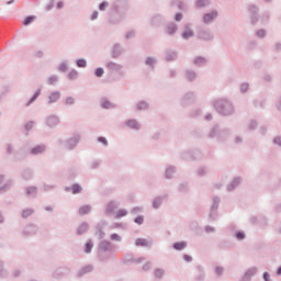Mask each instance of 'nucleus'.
I'll return each instance as SVG.
<instances>
[{
    "instance_id": "f257e3e1",
    "label": "nucleus",
    "mask_w": 281,
    "mask_h": 281,
    "mask_svg": "<svg viewBox=\"0 0 281 281\" xmlns=\"http://www.w3.org/2000/svg\"><path fill=\"white\" fill-rule=\"evenodd\" d=\"M214 108L224 117H229V115H234L236 113V109L234 108V103L227 99H218L214 102Z\"/></svg>"
},
{
    "instance_id": "f03ea898",
    "label": "nucleus",
    "mask_w": 281,
    "mask_h": 281,
    "mask_svg": "<svg viewBox=\"0 0 281 281\" xmlns=\"http://www.w3.org/2000/svg\"><path fill=\"white\" fill-rule=\"evenodd\" d=\"M231 135L232 133L229 132V128H223L221 125L216 124L210 128L206 137L209 139H217V142H227Z\"/></svg>"
},
{
    "instance_id": "7ed1b4c3",
    "label": "nucleus",
    "mask_w": 281,
    "mask_h": 281,
    "mask_svg": "<svg viewBox=\"0 0 281 281\" xmlns=\"http://www.w3.org/2000/svg\"><path fill=\"white\" fill-rule=\"evenodd\" d=\"M115 251V245L110 240L102 239L98 245V258L101 262H106L111 258L109 254Z\"/></svg>"
},
{
    "instance_id": "20e7f679",
    "label": "nucleus",
    "mask_w": 281,
    "mask_h": 281,
    "mask_svg": "<svg viewBox=\"0 0 281 281\" xmlns=\"http://www.w3.org/2000/svg\"><path fill=\"white\" fill-rule=\"evenodd\" d=\"M81 139H82V135L80 134V132H75L70 137L66 139H63V138L57 139V144L61 148H65V150L71 151V150H76Z\"/></svg>"
},
{
    "instance_id": "39448f33",
    "label": "nucleus",
    "mask_w": 281,
    "mask_h": 281,
    "mask_svg": "<svg viewBox=\"0 0 281 281\" xmlns=\"http://www.w3.org/2000/svg\"><path fill=\"white\" fill-rule=\"evenodd\" d=\"M196 38L198 41H204L205 43H210L214 41V33H212L210 29L200 26L196 29Z\"/></svg>"
},
{
    "instance_id": "423d86ee",
    "label": "nucleus",
    "mask_w": 281,
    "mask_h": 281,
    "mask_svg": "<svg viewBox=\"0 0 281 281\" xmlns=\"http://www.w3.org/2000/svg\"><path fill=\"white\" fill-rule=\"evenodd\" d=\"M251 25H258L260 23V7L250 4L247 7Z\"/></svg>"
},
{
    "instance_id": "0eeeda50",
    "label": "nucleus",
    "mask_w": 281,
    "mask_h": 281,
    "mask_svg": "<svg viewBox=\"0 0 281 281\" xmlns=\"http://www.w3.org/2000/svg\"><path fill=\"white\" fill-rule=\"evenodd\" d=\"M125 16H126V13H122L121 11H115L111 9L110 15H109V23H111V25H120V23L124 21Z\"/></svg>"
},
{
    "instance_id": "6e6552de",
    "label": "nucleus",
    "mask_w": 281,
    "mask_h": 281,
    "mask_svg": "<svg viewBox=\"0 0 281 281\" xmlns=\"http://www.w3.org/2000/svg\"><path fill=\"white\" fill-rule=\"evenodd\" d=\"M221 205V198L214 195L212 199L211 211L209 214L210 221H216L218 218V207Z\"/></svg>"
},
{
    "instance_id": "1a4fd4ad",
    "label": "nucleus",
    "mask_w": 281,
    "mask_h": 281,
    "mask_svg": "<svg viewBox=\"0 0 281 281\" xmlns=\"http://www.w3.org/2000/svg\"><path fill=\"white\" fill-rule=\"evenodd\" d=\"M111 10L126 14L128 12V0H115L111 4Z\"/></svg>"
},
{
    "instance_id": "9d476101",
    "label": "nucleus",
    "mask_w": 281,
    "mask_h": 281,
    "mask_svg": "<svg viewBox=\"0 0 281 281\" xmlns=\"http://www.w3.org/2000/svg\"><path fill=\"white\" fill-rule=\"evenodd\" d=\"M201 157H203V154L199 149L183 151L181 154V159L184 161H194V159H201Z\"/></svg>"
},
{
    "instance_id": "9b49d317",
    "label": "nucleus",
    "mask_w": 281,
    "mask_h": 281,
    "mask_svg": "<svg viewBox=\"0 0 281 281\" xmlns=\"http://www.w3.org/2000/svg\"><path fill=\"white\" fill-rule=\"evenodd\" d=\"M120 205L121 203L117 200H111L108 202L104 211L105 216H113L115 214V210L120 209Z\"/></svg>"
},
{
    "instance_id": "f8f14e48",
    "label": "nucleus",
    "mask_w": 281,
    "mask_h": 281,
    "mask_svg": "<svg viewBox=\"0 0 281 281\" xmlns=\"http://www.w3.org/2000/svg\"><path fill=\"white\" fill-rule=\"evenodd\" d=\"M196 102V93L189 91L180 100L181 106H190Z\"/></svg>"
},
{
    "instance_id": "ddd939ff",
    "label": "nucleus",
    "mask_w": 281,
    "mask_h": 281,
    "mask_svg": "<svg viewBox=\"0 0 281 281\" xmlns=\"http://www.w3.org/2000/svg\"><path fill=\"white\" fill-rule=\"evenodd\" d=\"M69 273H71V267L61 266L54 270L53 278H55V280H60V278H65V276H69Z\"/></svg>"
},
{
    "instance_id": "4468645a",
    "label": "nucleus",
    "mask_w": 281,
    "mask_h": 281,
    "mask_svg": "<svg viewBox=\"0 0 281 281\" xmlns=\"http://www.w3.org/2000/svg\"><path fill=\"white\" fill-rule=\"evenodd\" d=\"M36 234H38V225L32 223L27 224L22 232V236L24 238L36 236Z\"/></svg>"
},
{
    "instance_id": "2eb2a0df",
    "label": "nucleus",
    "mask_w": 281,
    "mask_h": 281,
    "mask_svg": "<svg viewBox=\"0 0 281 281\" xmlns=\"http://www.w3.org/2000/svg\"><path fill=\"white\" fill-rule=\"evenodd\" d=\"M218 19V10H212L209 13H204L202 21L204 23V25H212V23H214V21H216Z\"/></svg>"
},
{
    "instance_id": "dca6fc26",
    "label": "nucleus",
    "mask_w": 281,
    "mask_h": 281,
    "mask_svg": "<svg viewBox=\"0 0 281 281\" xmlns=\"http://www.w3.org/2000/svg\"><path fill=\"white\" fill-rule=\"evenodd\" d=\"M109 225V222L101 220L97 226H95V236L99 238V240H102L105 236L106 233H104V227Z\"/></svg>"
},
{
    "instance_id": "f3484780",
    "label": "nucleus",
    "mask_w": 281,
    "mask_h": 281,
    "mask_svg": "<svg viewBox=\"0 0 281 281\" xmlns=\"http://www.w3.org/2000/svg\"><path fill=\"white\" fill-rule=\"evenodd\" d=\"M164 23H166V16H164L162 14L156 13L150 18L149 25H151V27H161Z\"/></svg>"
},
{
    "instance_id": "a211bd4d",
    "label": "nucleus",
    "mask_w": 281,
    "mask_h": 281,
    "mask_svg": "<svg viewBox=\"0 0 281 281\" xmlns=\"http://www.w3.org/2000/svg\"><path fill=\"white\" fill-rule=\"evenodd\" d=\"M195 33H194V29H192V24L191 23H187L183 26V32L181 34V37L183 38V41H190V38H194Z\"/></svg>"
},
{
    "instance_id": "6ab92c4d",
    "label": "nucleus",
    "mask_w": 281,
    "mask_h": 281,
    "mask_svg": "<svg viewBox=\"0 0 281 281\" xmlns=\"http://www.w3.org/2000/svg\"><path fill=\"white\" fill-rule=\"evenodd\" d=\"M45 153H47V145L40 144L31 148L29 155H32V157H38V155H45Z\"/></svg>"
},
{
    "instance_id": "aec40b11",
    "label": "nucleus",
    "mask_w": 281,
    "mask_h": 281,
    "mask_svg": "<svg viewBox=\"0 0 281 281\" xmlns=\"http://www.w3.org/2000/svg\"><path fill=\"white\" fill-rule=\"evenodd\" d=\"M179 58V52L177 49L168 48L165 50V59L167 63H175Z\"/></svg>"
},
{
    "instance_id": "412c9836",
    "label": "nucleus",
    "mask_w": 281,
    "mask_h": 281,
    "mask_svg": "<svg viewBox=\"0 0 281 281\" xmlns=\"http://www.w3.org/2000/svg\"><path fill=\"white\" fill-rule=\"evenodd\" d=\"M145 260H146V258H144V257H139V258L133 257V254H125L123 257L124 265H128L131 262H135L136 265H139V263L144 262Z\"/></svg>"
},
{
    "instance_id": "4be33fe9",
    "label": "nucleus",
    "mask_w": 281,
    "mask_h": 281,
    "mask_svg": "<svg viewBox=\"0 0 281 281\" xmlns=\"http://www.w3.org/2000/svg\"><path fill=\"white\" fill-rule=\"evenodd\" d=\"M58 124H60V117H58V115L52 114L46 117V125L48 128H56Z\"/></svg>"
},
{
    "instance_id": "5701e85b",
    "label": "nucleus",
    "mask_w": 281,
    "mask_h": 281,
    "mask_svg": "<svg viewBox=\"0 0 281 281\" xmlns=\"http://www.w3.org/2000/svg\"><path fill=\"white\" fill-rule=\"evenodd\" d=\"M177 32H179V25L175 22H169L165 27V34H167V36H175Z\"/></svg>"
},
{
    "instance_id": "b1692460",
    "label": "nucleus",
    "mask_w": 281,
    "mask_h": 281,
    "mask_svg": "<svg viewBox=\"0 0 281 281\" xmlns=\"http://www.w3.org/2000/svg\"><path fill=\"white\" fill-rule=\"evenodd\" d=\"M25 196H27V199H36V196H38V188L34 186L26 187Z\"/></svg>"
},
{
    "instance_id": "393cba45",
    "label": "nucleus",
    "mask_w": 281,
    "mask_h": 281,
    "mask_svg": "<svg viewBox=\"0 0 281 281\" xmlns=\"http://www.w3.org/2000/svg\"><path fill=\"white\" fill-rule=\"evenodd\" d=\"M175 175H177L176 166H168L164 172V177L168 180L175 179Z\"/></svg>"
},
{
    "instance_id": "a878e982",
    "label": "nucleus",
    "mask_w": 281,
    "mask_h": 281,
    "mask_svg": "<svg viewBox=\"0 0 281 281\" xmlns=\"http://www.w3.org/2000/svg\"><path fill=\"white\" fill-rule=\"evenodd\" d=\"M123 52H124V47H122V44L120 43L114 44L112 47V58H120Z\"/></svg>"
},
{
    "instance_id": "bb28decb",
    "label": "nucleus",
    "mask_w": 281,
    "mask_h": 281,
    "mask_svg": "<svg viewBox=\"0 0 281 281\" xmlns=\"http://www.w3.org/2000/svg\"><path fill=\"white\" fill-rule=\"evenodd\" d=\"M92 271L93 265L83 266L77 271V278H82L83 276H87V273H91Z\"/></svg>"
},
{
    "instance_id": "cd10ccee",
    "label": "nucleus",
    "mask_w": 281,
    "mask_h": 281,
    "mask_svg": "<svg viewBox=\"0 0 281 281\" xmlns=\"http://www.w3.org/2000/svg\"><path fill=\"white\" fill-rule=\"evenodd\" d=\"M105 67L109 69V71H122V69H124V66L115 61H108Z\"/></svg>"
},
{
    "instance_id": "c85d7f7f",
    "label": "nucleus",
    "mask_w": 281,
    "mask_h": 281,
    "mask_svg": "<svg viewBox=\"0 0 281 281\" xmlns=\"http://www.w3.org/2000/svg\"><path fill=\"white\" fill-rule=\"evenodd\" d=\"M61 95L63 93H60V91L58 90L50 92V94L48 95V104H56V102L60 100Z\"/></svg>"
},
{
    "instance_id": "c756f323",
    "label": "nucleus",
    "mask_w": 281,
    "mask_h": 281,
    "mask_svg": "<svg viewBox=\"0 0 281 281\" xmlns=\"http://www.w3.org/2000/svg\"><path fill=\"white\" fill-rule=\"evenodd\" d=\"M168 195H158L153 201V207L154 210H159L161 205H164V200L167 199Z\"/></svg>"
},
{
    "instance_id": "7c9ffc66",
    "label": "nucleus",
    "mask_w": 281,
    "mask_h": 281,
    "mask_svg": "<svg viewBox=\"0 0 281 281\" xmlns=\"http://www.w3.org/2000/svg\"><path fill=\"white\" fill-rule=\"evenodd\" d=\"M240 183H243V178H240V177L235 178V179L227 186V191H228V192H233V190H236V188H238Z\"/></svg>"
},
{
    "instance_id": "2f4dec72",
    "label": "nucleus",
    "mask_w": 281,
    "mask_h": 281,
    "mask_svg": "<svg viewBox=\"0 0 281 281\" xmlns=\"http://www.w3.org/2000/svg\"><path fill=\"white\" fill-rule=\"evenodd\" d=\"M125 125L128 126V128H133L134 131H139V128H142V125L135 119L127 120Z\"/></svg>"
},
{
    "instance_id": "473e14b6",
    "label": "nucleus",
    "mask_w": 281,
    "mask_h": 281,
    "mask_svg": "<svg viewBox=\"0 0 281 281\" xmlns=\"http://www.w3.org/2000/svg\"><path fill=\"white\" fill-rule=\"evenodd\" d=\"M100 104L103 109L106 110L116 108V105L113 102H110V100L104 97L100 99Z\"/></svg>"
},
{
    "instance_id": "72a5a7b5",
    "label": "nucleus",
    "mask_w": 281,
    "mask_h": 281,
    "mask_svg": "<svg viewBox=\"0 0 281 281\" xmlns=\"http://www.w3.org/2000/svg\"><path fill=\"white\" fill-rule=\"evenodd\" d=\"M193 65H195V67H205V65H207V58L203 56H196L193 59Z\"/></svg>"
},
{
    "instance_id": "f704fd0d",
    "label": "nucleus",
    "mask_w": 281,
    "mask_h": 281,
    "mask_svg": "<svg viewBox=\"0 0 281 281\" xmlns=\"http://www.w3.org/2000/svg\"><path fill=\"white\" fill-rule=\"evenodd\" d=\"M178 192H180V194H188V192H190V183L180 182L178 184Z\"/></svg>"
},
{
    "instance_id": "c9c22d12",
    "label": "nucleus",
    "mask_w": 281,
    "mask_h": 281,
    "mask_svg": "<svg viewBox=\"0 0 281 281\" xmlns=\"http://www.w3.org/2000/svg\"><path fill=\"white\" fill-rule=\"evenodd\" d=\"M89 232V223L83 222L79 225L77 229V236H82L83 234H87Z\"/></svg>"
},
{
    "instance_id": "e433bc0d",
    "label": "nucleus",
    "mask_w": 281,
    "mask_h": 281,
    "mask_svg": "<svg viewBox=\"0 0 281 281\" xmlns=\"http://www.w3.org/2000/svg\"><path fill=\"white\" fill-rule=\"evenodd\" d=\"M184 77L189 82H194L196 80V71L192 69H187L184 72Z\"/></svg>"
},
{
    "instance_id": "4c0bfd02",
    "label": "nucleus",
    "mask_w": 281,
    "mask_h": 281,
    "mask_svg": "<svg viewBox=\"0 0 281 281\" xmlns=\"http://www.w3.org/2000/svg\"><path fill=\"white\" fill-rule=\"evenodd\" d=\"M150 109V104L147 101H138L136 103V111H148Z\"/></svg>"
},
{
    "instance_id": "58836bf2",
    "label": "nucleus",
    "mask_w": 281,
    "mask_h": 281,
    "mask_svg": "<svg viewBox=\"0 0 281 281\" xmlns=\"http://www.w3.org/2000/svg\"><path fill=\"white\" fill-rule=\"evenodd\" d=\"M196 276H195V280L196 281H204L205 280V270L203 269V267L198 266L196 267Z\"/></svg>"
},
{
    "instance_id": "ea45409f",
    "label": "nucleus",
    "mask_w": 281,
    "mask_h": 281,
    "mask_svg": "<svg viewBox=\"0 0 281 281\" xmlns=\"http://www.w3.org/2000/svg\"><path fill=\"white\" fill-rule=\"evenodd\" d=\"M145 65L150 68L151 71H155V66L157 65L156 57H147L145 60Z\"/></svg>"
},
{
    "instance_id": "a19ab883",
    "label": "nucleus",
    "mask_w": 281,
    "mask_h": 281,
    "mask_svg": "<svg viewBox=\"0 0 281 281\" xmlns=\"http://www.w3.org/2000/svg\"><path fill=\"white\" fill-rule=\"evenodd\" d=\"M186 247H188V243L187 241L173 243V249H176V251H183V249H186Z\"/></svg>"
},
{
    "instance_id": "79ce46f5",
    "label": "nucleus",
    "mask_w": 281,
    "mask_h": 281,
    "mask_svg": "<svg viewBox=\"0 0 281 281\" xmlns=\"http://www.w3.org/2000/svg\"><path fill=\"white\" fill-rule=\"evenodd\" d=\"M212 1L210 0H196L195 1V7L196 8H210Z\"/></svg>"
},
{
    "instance_id": "37998d69",
    "label": "nucleus",
    "mask_w": 281,
    "mask_h": 281,
    "mask_svg": "<svg viewBox=\"0 0 281 281\" xmlns=\"http://www.w3.org/2000/svg\"><path fill=\"white\" fill-rule=\"evenodd\" d=\"M41 91H42L41 89H37L35 91V93L32 95V98L26 103V106H30V105L34 104V102H36V100H38V95H41Z\"/></svg>"
},
{
    "instance_id": "c03bdc74",
    "label": "nucleus",
    "mask_w": 281,
    "mask_h": 281,
    "mask_svg": "<svg viewBox=\"0 0 281 281\" xmlns=\"http://www.w3.org/2000/svg\"><path fill=\"white\" fill-rule=\"evenodd\" d=\"M124 216H128V211L126 209H120L114 215V218H124Z\"/></svg>"
},
{
    "instance_id": "a18cd8bd",
    "label": "nucleus",
    "mask_w": 281,
    "mask_h": 281,
    "mask_svg": "<svg viewBox=\"0 0 281 281\" xmlns=\"http://www.w3.org/2000/svg\"><path fill=\"white\" fill-rule=\"evenodd\" d=\"M91 212V205H83L79 209L80 216H85L86 214H89Z\"/></svg>"
},
{
    "instance_id": "49530a36",
    "label": "nucleus",
    "mask_w": 281,
    "mask_h": 281,
    "mask_svg": "<svg viewBox=\"0 0 281 281\" xmlns=\"http://www.w3.org/2000/svg\"><path fill=\"white\" fill-rule=\"evenodd\" d=\"M93 250V240L89 239L85 245V254H91Z\"/></svg>"
},
{
    "instance_id": "de8ad7c7",
    "label": "nucleus",
    "mask_w": 281,
    "mask_h": 281,
    "mask_svg": "<svg viewBox=\"0 0 281 281\" xmlns=\"http://www.w3.org/2000/svg\"><path fill=\"white\" fill-rule=\"evenodd\" d=\"M135 245L136 247H148V239L137 238Z\"/></svg>"
},
{
    "instance_id": "09e8293b",
    "label": "nucleus",
    "mask_w": 281,
    "mask_h": 281,
    "mask_svg": "<svg viewBox=\"0 0 281 281\" xmlns=\"http://www.w3.org/2000/svg\"><path fill=\"white\" fill-rule=\"evenodd\" d=\"M34 214V209H24L22 211V218H30Z\"/></svg>"
},
{
    "instance_id": "8fccbe9b",
    "label": "nucleus",
    "mask_w": 281,
    "mask_h": 281,
    "mask_svg": "<svg viewBox=\"0 0 281 281\" xmlns=\"http://www.w3.org/2000/svg\"><path fill=\"white\" fill-rule=\"evenodd\" d=\"M155 278H158V280H161V278H164V276H166V271H164V269L161 268H157L154 272Z\"/></svg>"
},
{
    "instance_id": "3c124183",
    "label": "nucleus",
    "mask_w": 281,
    "mask_h": 281,
    "mask_svg": "<svg viewBox=\"0 0 281 281\" xmlns=\"http://www.w3.org/2000/svg\"><path fill=\"white\" fill-rule=\"evenodd\" d=\"M64 104H66V106H74V104H76V98L67 97Z\"/></svg>"
},
{
    "instance_id": "603ef678",
    "label": "nucleus",
    "mask_w": 281,
    "mask_h": 281,
    "mask_svg": "<svg viewBox=\"0 0 281 281\" xmlns=\"http://www.w3.org/2000/svg\"><path fill=\"white\" fill-rule=\"evenodd\" d=\"M82 192V186L79 183L72 184V194H80Z\"/></svg>"
},
{
    "instance_id": "864d4df0",
    "label": "nucleus",
    "mask_w": 281,
    "mask_h": 281,
    "mask_svg": "<svg viewBox=\"0 0 281 281\" xmlns=\"http://www.w3.org/2000/svg\"><path fill=\"white\" fill-rule=\"evenodd\" d=\"M34 19H36V16L34 15L26 16L23 21V25L25 26L31 25V23H34Z\"/></svg>"
},
{
    "instance_id": "5fc2aeb1",
    "label": "nucleus",
    "mask_w": 281,
    "mask_h": 281,
    "mask_svg": "<svg viewBox=\"0 0 281 281\" xmlns=\"http://www.w3.org/2000/svg\"><path fill=\"white\" fill-rule=\"evenodd\" d=\"M56 82H58V75H53L47 79V85H56Z\"/></svg>"
},
{
    "instance_id": "6e6d98bb",
    "label": "nucleus",
    "mask_w": 281,
    "mask_h": 281,
    "mask_svg": "<svg viewBox=\"0 0 281 281\" xmlns=\"http://www.w3.org/2000/svg\"><path fill=\"white\" fill-rule=\"evenodd\" d=\"M235 238H237V240H245V238H247V235H245V232L238 231L235 233Z\"/></svg>"
},
{
    "instance_id": "4d7b16f0",
    "label": "nucleus",
    "mask_w": 281,
    "mask_h": 281,
    "mask_svg": "<svg viewBox=\"0 0 281 281\" xmlns=\"http://www.w3.org/2000/svg\"><path fill=\"white\" fill-rule=\"evenodd\" d=\"M270 14L269 12H266L261 15V24L262 25H267V23H269V19H270Z\"/></svg>"
},
{
    "instance_id": "13d9d810",
    "label": "nucleus",
    "mask_w": 281,
    "mask_h": 281,
    "mask_svg": "<svg viewBox=\"0 0 281 281\" xmlns=\"http://www.w3.org/2000/svg\"><path fill=\"white\" fill-rule=\"evenodd\" d=\"M256 36H257V38H266L267 37V30L261 29V30L257 31Z\"/></svg>"
},
{
    "instance_id": "bf43d9fd",
    "label": "nucleus",
    "mask_w": 281,
    "mask_h": 281,
    "mask_svg": "<svg viewBox=\"0 0 281 281\" xmlns=\"http://www.w3.org/2000/svg\"><path fill=\"white\" fill-rule=\"evenodd\" d=\"M68 78H69V80H78V70L72 69V70L68 74Z\"/></svg>"
},
{
    "instance_id": "052dcab7",
    "label": "nucleus",
    "mask_w": 281,
    "mask_h": 281,
    "mask_svg": "<svg viewBox=\"0 0 281 281\" xmlns=\"http://www.w3.org/2000/svg\"><path fill=\"white\" fill-rule=\"evenodd\" d=\"M102 161L100 160H93L92 162H90V168L91 170H98V168H100Z\"/></svg>"
},
{
    "instance_id": "680f3d73",
    "label": "nucleus",
    "mask_w": 281,
    "mask_h": 281,
    "mask_svg": "<svg viewBox=\"0 0 281 281\" xmlns=\"http://www.w3.org/2000/svg\"><path fill=\"white\" fill-rule=\"evenodd\" d=\"M0 278H8V270L3 268V261H0Z\"/></svg>"
},
{
    "instance_id": "e2e57ef3",
    "label": "nucleus",
    "mask_w": 281,
    "mask_h": 281,
    "mask_svg": "<svg viewBox=\"0 0 281 281\" xmlns=\"http://www.w3.org/2000/svg\"><path fill=\"white\" fill-rule=\"evenodd\" d=\"M196 175L198 177H205V175H207V168L205 167H201L196 170Z\"/></svg>"
},
{
    "instance_id": "0e129e2a",
    "label": "nucleus",
    "mask_w": 281,
    "mask_h": 281,
    "mask_svg": "<svg viewBox=\"0 0 281 281\" xmlns=\"http://www.w3.org/2000/svg\"><path fill=\"white\" fill-rule=\"evenodd\" d=\"M76 65H77V67L85 68V67H87V59H85V58L77 59Z\"/></svg>"
},
{
    "instance_id": "69168bd1",
    "label": "nucleus",
    "mask_w": 281,
    "mask_h": 281,
    "mask_svg": "<svg viewBox=\"0 0 281 281\" xmlns=\"http://www.w3.org/2000/svg\"><path fill=\"white\" fill-rule=\"evenodd\" d=\"M94 76H95L97 78H102V76H104V68H102V67L97 68V69L94 70Z\"/></svg>"
},
{
    "instance_id": "338daca9",
    "label": "nucleus",
    "mask_w": 281,
    "mask_h": 281,
    "mask_svg": "<svg viewBox=\"0 0 281 281\" xmlns=\"http://www.w3.org/2000/svg\"><path fill=\"white\" fill-rule=\"evenodd\" d=\"M22 177H23V179H25L26 181L30 180V179H32V170H30V169L24 170L23 173H22Z\"/></svg>"
},
{
    "instance_id": "774afa93",
    "label": "nucleus",
    "mask_w": 281,
    "mask_h": 281,
    "mask_svg": "<svg viewBox=\"0 0 281 281\" xmlns=\"http://www.w3.org/2000/svg\"><path fill=\"white\" fill-rule=\"evenodd\" d=\"M190 117H199L201 115V109H195L189 113Z\"/></svg>"
}]
</instances>
